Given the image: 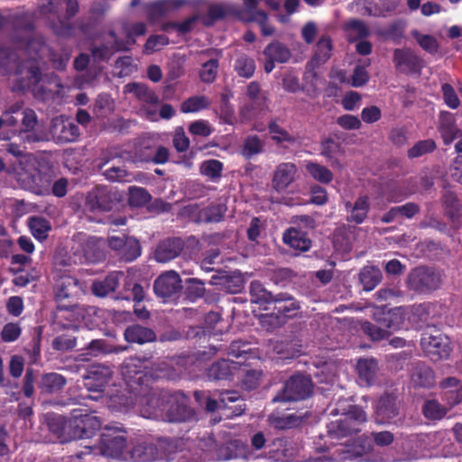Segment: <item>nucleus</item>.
Instances as JSON below:
<instances>
[{"instance_id": "f257e3e1", "label": "nucleus", "mask_w": 462, "mask_h": 462, "mask_svg": "<svg viewBox=\"0 0 462 462\" xmlns=\"http://www.w3.org/2000/svg\"><path fill=\"white\" fill-rule=\"evenodd\" d=\"M19 180L23 187L37 195H47L52 182V174L45 170L44 165L33 154L20 160Z\"/></svg>"}, {"instance_id": "f03ea898", "label": "nucleus", "mask_w": 462, "mask_h": 462, "mask_svg": "<svg viewBox=\"0 0 462 462\" xmlns=\"http://www.w3.org/2000/svg\"><path fill=\"white\" fill-rule=\"evenodd\" d=\"M373 315L379 327L365 321L362 323L361 328L372 340H381L387 337L391 331L396 330L402 326L405 310L402 308H395L389 310H386L384 308H375Z\"/></svg>"}, {"instance_id": "7ed1b4c3", "label": "nucleus", "mask_w": 462, "mask_h": 462, "mask_svg": "<svg viewBox=\"0 0 462 462\" xmlns=\"http://www.w3.org/2000/svg\"><path fill=\"white\" fill-rule=\"evenodd\" d=\"M79 135V130L70 119L64 116H57L51 120L49 134L38 135L32 133L27 134L24 139L29 142H40L53 140L56 143L74 142Z\"/></svg>"}, {"instance_id": "20e7f679", "label": "nucleus", "mask_w": 462, "mask_h": 462, "mask_svg": "<svg viewBox=\"0 0 462 462\" xmlns=\"http://www.w3.org/2000/svg\"><path fill=\"white\" fill-rule=\"evenodd\" d=\"M420 345L433 361L446 359L451 352L449 338L437 329L426 330L421 336Z\"/></svg>"}, {"instance_id": "39448f33", "label": "nucleus", "mask_w": 462, "mask_h": 462, "mask_svg": "<svg viewBox=\"0 0 462 462\" xmlns=\"http://www.w3.org/2000/svg\"><path fill=\"white\" fill-rule=\"evenodd\" d=\"M101 427L99 419L92 414L73 416L68 420L63 427L64 432L69 439L90 438Z\"/></svg>"}, {"instance_id": "423d86ee", "label": "nucleus", "mask_w": 462, "mask_h": 462, "mask_svg": "<svg viewBox=\"0 0 462 462\" xmlns=\"http://www.w3.org/2000/svg\"><path fill=\"white\" fill-rule=\"evenodd\" d=\"M126 439L118 428L106 427L101 435V454L115 458L126 459L124 454Z\"/></svg>"}, {"instance_id": "0eeeda50", "label": "nucleus", "mask_w": 462, "mask_h": 462, "mask_svg": "<svg viewBox=\"0 0 462 462\" xmlns=\"http://www.w3.org/2000/svg\"><path fill=\"white\" fill-rule=\"evenodd\" d=\"M312 392V383L309 377L303 375L291 376L285 383L283 392L277 395L274 402H295L305 399Z\"/></svg>"}, {"instance_id": "6e6552de", "label": "nucleus", "mask_w": 462, "mask_h": 462, "mask_svg": "<svg viewBox=\"0 0 462 462\" xmlns=\"http://www.w3.org/2000/svg\"><path fill=\"white\" fill-rule=\"evenodd\" d=\"M440 284L439 273L428 268H416L408 278L409 287L419 292H427L436 290Z\"/></svg>"}, {"instance_id": "1a4fd4ad", "label": "nucleus", "mask_w": 462, "mask_h": 462, "mask_svg": "<svg viewBox=\"0 0 462 462\" xmlns=\"http://www.w3.org/2000/svg\"><path fill=\"white\" fill-rule=\"evenodd\" d=\"M153 289L156 295L161 298L173 296L182 289L180 275L174 271L163 273L155 280Z\"/></svg>"}, {"instance_id": "9d476101", "label": "nucleus", "mask_w": 462, "mask_h": 462, "mask_svg": "<svg viewBox=\"0 0 462 462\" xmlns=\"http://www.w3.org/2000/svg\"><path fill=\"white\" fill-rule=\"evenodd\" d=\"M112 372L108 366L94 365L84 376L85 386L90 392H101L111 379Z\"/></svg>"}, {"instance_id": "9b49d317", "label": "nucleus", "mask_w": 462, "mask_h": 462, "mask_svg": "<svg viewBox=\"0 0 462 462\" xmlns=\"http://www.w3.org/2000/svg\"><path fill=\"white\" fill-rule=\"evenodd\" d=\"M297 174V167L291 162L279 164L273 173V186L281 192L285 190L294 180Z\"/></svg>"}, {"instance_id": "f8f14e48", "label": "nucleus", "mask_w": 462, "mask_h": 462, "mask_svg": "<svg viewBox=\"0 0 462 462\" xmlns=\"http://www.w3.org/2000/svg\"><path fill=\"white\" fill-rule=\"evenodd\" d=\"M246 103L241 107V114L245 118H250L256 109H261L265 103V96L261 92L257 82H251L247 87Z\"/></svg>"}, {"instance_id": "ddd939ff", "label": "nucleus", "mask_w": 462, "mask_h": 462, "mask_svg": "<svg viewBox=\"0 0 462 462\" xmlns=\"http://www.w3.org/2000/svg\"><path fill=\"white\" fill-rule=\"evenodd\" d=\"M393 61L396 68L402 72H416L420 68V60L409 49L394 51Z\"/></svg>"}, {"instance_id": "4468645a", "label": "nucleus", "mask_w": 462, "mask_h": 462, "mask_svg": "<svg viewBox=\"0 0 462 462\" xmlns=\"http://www.w3.org/2000/svg\"><path fill=\"white\" fill-rule=\"evenodd\" d=\"M411 383L414 387L430 388L436 383L435 374L430 366L417 364L411 370Z\"/></svg>"}, {"instance_id": "2eb2a0df", "label": "nucleus", "mask_w": 462, "mask_h": 462, "mask_svg": "<svg viewBox=\"0 0 462 462\" xmlns=\"http://www.w3.org/2000/svg\"><path fill=\"white\" fill-rule=\"evenodd\" d=\"M440 388L443 399L450 407L462 402V385L457 379L454 377L444 379L440 383Z\"/></svg>"}, {"instance_id": "dca6fc26", "label": "nucleus", "mask_w": 462, "mask_h": 462, "mask_svg": "<svg viewBox=\"0 0 462 462\" xmlns=\"http://www.w3.org/2000/svg\"><path fill=\"white\" fill-rule=\"evenodd\" d=\"M398 414L395 399L391 395L383 396L376 406L375 419L378 423H389Z\"/></svg>"}, {"instance_id": "f3484780", "label": "nucleus", "mask_w": 462, "mask_h": 462, "mask_svg": "<svg viewBox=\"0 0 462 462\" xmlns=\"http://www.w3.org/2000/svg\"><path fill=\"white\" fill-rule=\"evenodd\" d=\"M359 383L363 386L371 385L378 372L377 362L374 358H363L356 365Z\"/></svg>"}, {"instance_id": "a211bd4d", "label": "nucleus", "mask_w": 462, "mask_h": 462, "mask_svg": "<svg viewBox=\"0 0 462 462\" xmlns=\"http://www.w3.org/2000/svg\"><path fill=\"white\" fill-rule=\"evenodd\" d=\"M337 450L342 453L338 459H354L370 452L372 444L367 438H359L346 447L340 446Z\"/></svg>"}, {"instance_id": "6ab92c4d", "label": "nucleus", "mask_w": 462, "mask_h": 462, "mask_svg": "<svg viewBox=\"0 0 462 462\" xmlns=\"http://www.w3.org/2000/svg\"><path fill=\"white\" fill-rule=\"evenodd\" d=\"M182 249L180 239H172L162 242L156 251L154 257L159 263H167L179 255Z\"/></svg>"}, {"instance_id": "aec40b11", "label": "nucleus", "mask_w": 462, "mask_h": 462, "mask_svg": "<svg viewBox=\"0 0 462 462\" xmlns=\"http://www.w3.org/2000/svg\"><path fill=\"white\" fill-rule=\"evenodd\" d=\"M83 291L79 281L71 276L61 277L56 286V298L62 300L79 295Z\"/></svg>"}, {"instance_id": "412c9836", "label": "nucleus", "mask_w": 462, "mask_h": 462, "mask_svg": "<svg viewBox=\"0 0 462 462\" xmlns=\"http://www.w3.org/2000/svg\"><path fill=\"white\" fill-rule=\"evenodd\" d=\"M346 208L348 213V221L361 224L366 218L369 210L368 198L366 196L359 197L354 205L346 202Z\"/></svg>"}, {"instance_id": "4be33fe9", "label": "nucleus", "mask_w": 462, "mask_h": 462, "mask_svg": "<svg viewBox=\"0 0 462 462\" xmlns=\"http://www.w3.org/2000/svg\"><path fill=\"white\" fill-rule=\"evenodd\" d=\"M439 132L446 144L451 143L458 135L455 118L448 112H442L439 117Z\"/></svg>"}, {"instance_id": "5701e85b", "label": "nucleus", "mask_w": 462, "mask_h": 462, "mask_svg": "<svg viewBox=\"0 0 462 462\" xmlns=\"http://www.w3.org/2000/svg\"><path fill=\"white\" fill-rule=\"evenodd\" d=\"M282 239L286 245L295 250L307 251L310 247V240L306 236V234L296 227L287 229Z\"/></svg>"}, {"instance_id": "b1692460", "label": "nucleus", "mask_w": 462, "mask_h": 462, "mask_svg": "<svg viewBox=\"0 0 462 462\" xmlns=\"http://www.w3.org/2000/svg\"><path fill=\"white\" fill-rule=\"evenodd\" d=\"M125 338L130 343L144 344L153 341L155 339V334L147 328L134 325L125 329Z\"/></svg>"}, {"instance_id": "393cba45", "label": "nucleus", "mask_w": 462, "mask_h": 462, "mask_svg": "<svg viewBox=\"0 0 462 462\" xmlns=\"http://www.w3.org/2000/svg\"><path fill=\"white\" fill-rule=\"evenodd\" d=\"M130 458L134 462H151L159 459L160 457L154 445L139 444L132 449Z\"/></svg>"}, {"instance_id": "a878e982", "label": "nucleus", "mask_w": 462, "mask_h": 462, "mask_svg": "<svg viewBox=\"0 0 462 462\" xmlns=\"http://www.w3.org/2000/svg\"><path fill=\"white\" fill-rule=\"evenodd\" d=\"M343 152L340 143L333 139H327L321 143V154L331 162L333 167L339 170L343 169V165L337 160V156Z\"/></svg>"}, {"instance_id": "bb28decb", "label": "nucleus", "mask_w": 462, "mask_h": 462, "mask_svg": "<svg viewBox=\"0 0 462 462\" xmlns=\"http://www.w3.org/2000/svg\"><path fill=\"white\" fill-rule=\"evenodd\" d=\"M305 169L308 174L316 181L322 184H328L333 180V172L326 166L315 162H306Z\"/></svg>"}, {"instance_id": "cd10ccee", "label": "nucleus", "mask_w": 462, "mask_h": 462, "mask_svg": "<svg viewBox=\"0 0 462 462\" xmlns=\"http://www.w3.org/2000/svg\"><path fill=\"white\" fill-rule=\"evenodd\" d=\"M143 368V363L140 358L131 357L124 362L122 366V374L128 382H139L142 379Z\"/></svg>"}, {"instance_id": "c85d7f7f", "label": "nucleus", "mask_w": 462, "mask_h": 462, "mask_svg": "<svg viewBox=\"0 0 462 462\" xmlns=\"http://www.w3.org/2000/svg\"><path fill=\"white\" fill-rule=\"evenodd\" d=\"M359 278L364 289L372 291L381 282L383 274L377 267L365 266L361 270Z\"/></svg>"}, {"instance_id": "c756f323", "label": "nucleus", "mask_w": 462, "mask_h": 462, "mask_svg": "<svg viewBox=\"0 0 462 462\" xmlns=\"http://www.w3.org/2000/svg\"><path fill=\"white\" fill-rule=\"evenodd\" d=\"M125 91L133 93L139 100L154 105L158 104L159 98L152 91L149 90L148 88L140 83H129L125 86Z\"/></svg>"}, {"instance_id": "7c9ffc66", "label": "nucleus", "mask_w": 462, "mask_h": 462, "mask_svg": "<svg viewBox=\"0 0 462 462\" xmlns=\"http://www.w3.org/2000/svg\"><path fill=\"white\" fill-rule=\"evenodd\" d=\"M236 363L229 360H222L213 364L208 370V377L216 380L226 379L235 374Z\"/></svg>"}, {"instance_id": "2f4dec72", "label": "nucleus", "mask_w": 462, "mask_h": 462, "mask_svg": "<svg viewBox=\"0 0 462 462\" xmlns=\"http://www.w3.org/2000/svg\"><path fill=\"white\" fill-rule=\"evenodd\" d=\"M120 275L114 273L108 275L104 281L95 282L92 284L93 293L98 297H106L118 287Z\"/></svg>"}, {"instance_id": "473e14b6", "label": "nucleus", "mask_w": 462, "mask_h": 462, "mask_svg": "<svg viewBox=\"0 0 462 462\" xmlns=\"http://www.w3.org/2000/svg\"><path fill=\"white\" fill-rule=\"evenodd\" d=\"M28 226L38 240H44L51 228V223L42 217L33 216L28 218Z\"/></svg>"}, {"instance_id": "72a5a7b5", "label": "nucleus", "mask_w": 462, "mask_h": 462, "mask_svg": "<svg viewBox=\"0 0 462 462\" xmlns=\"http://www.w3.org/2000/svg\"><path fill=\"white\" fill-rule=\"evenodd\" d=\"M263 54L266 59H270L280 63L287 62L291 56L289 49L277 42L270 43L264 49Z\"/></svg>"}, {"instance_id": "f704fd0d", "label": "nucleus", "mask_w": 462, "mask_h": 462, "mask_svg": "<svg viewBox=\"0 0 462 462\" xmlns=\"http://www.w3.org/2000/svg\"><path fill=\"white\" fill-rule=\"evenodd\" d=\"M332 42L329 37L322 36L316 45V51L312 61L316 65L325 63L331 56Z\"/></svg>"}, {"instance_id": "c9c22d12", "label": "nucleus", "mask_w": 462, "mask_h": 462, "mask_svg": "<svg viewBox=\"0 0 462 462\" xmlns=\"http://www.w3.org/2000/svg\"><path fill=\"white\" fill-rule=\"evenodd\" d=\"M200 173L212 181H217L223 171V163L217 160H208L203 162L199 167Z\"/></svg>"}, {"instance_id": "e433bc0d", "label": "nucleus", "mask_w": 462, "mask_h": 462, "mask_svg": "<svg viewBox=\"0 0 462 462\" xmlns=\"http://www.w3.org/2000/svg\"><path fill=\"white\" fill-rule=\"evenodd\" d=\"M422 411L424 416L429 420H441L447 414V408L441 405L436 400H429L425 402Z\"/></svg>"}, {"instance_id": "4c0bfd02", "label": "nucleus", "mask_w": 462, "mask_h": 462, "mask_svg": "<svg viewBox=\"0 0 462 462\" xmlns=\"http://www.w3.org/2000/svg\"><path fill=\"white\" fill-rule=\"evenodd\" d=\"M103 175L106 180L110 181L131 182L137 180L134 174L128 172L125 168L119 166H113L106 170Z\"/></svg>"}, {"instance_id": "58836bf2", "label": "nucleus", "mask_w": 462, "mask_h": 462, "mask_svg": "<svg viewBox=\"0 0 462 462\" xmlns=\"http://www.w3.org/2000/svg\"><path fill=\"white\" fill-rule=\"evenodd\" d=\"M209 106L208 99L204 96H195L185 100L180 106L183 113H196Z\"/></svg>"}, {"instance_id": "ea45409f", "label": "nucleus", "mask_w": 462, "mask_h": 462, "mask_svg": "<svg viewBox=\"0 0 462 462\" xmlns=\"http://www.w3.org/2000/svg\"><path fill=\"white\" fill-rule=\"evenodd\" d=\"M151 195L140 187L129 188V203L133 207H143L151 201Z\"/></svg>"}, {"instance_id": "a19ab883", "label": "nucleus", "mask_w": 462, "mask_h": 462, "mask_svg": "<svg viewBox=\"0 0 462 462\" xmlns=\"http://www.w3.org/2000/svg\"><path fill=\"white\" fill-rule=\"evenodd\" d=\"M411 35L424 51L430 53H436L438 51L439 44L432 35L422 34L417 30H413Z\"/></svg>"}, {"instance_id": "79ce46f5", "label": "nucleus", "mask_w": 462, "mask_h": 462, "mask_svg": "<svg viewBox=\"0 0 462 462\" xmlns=\"http://www.w3.org/2000/svg\"><path fill=\"white\" fill-rule=\"evenodd\" d=\"M141 254V246L139 242L134 237H127L124 247L120 253V256L125 261H133Z\"/></svg>"}, {"instance_id": "37998d69", "label": "nucleus", "mask_w": 462, "mask_h": 462, "mask_svg": "<svg viewBox=\"0 0 462 462\" xmlns=\"http://www.w3.org/2000/svg\"><path fill=\"white\" fill-rule=\"evenodd\" d=\"M239 399V395L236 392H227L221 394L219 402L208 398L206 402V408L208 411H213L217 409H225L228 402H235Z\"/></svg>"}, {"instance_id": "c03bdc74", "label": "nucleus", "mask_w": 462, "mask_h": 462, "mask_svg": "<svg viewBox=\"0 0 462 462\" xmlns=\"http://www.w3.org/2000/svg\"><path fill=\"white\" fill-rule=\"evenodd\" d=\"M18 73L21 75H25L28 82L25 83V86L30 87L32 84L37 83L40 79V69L38 63L35 60L29 61L26 64L22 65L19 69Z\"/></svg>"}, {"instance_id": "a18cd8bd", "label": "nucleus", "mask_w": 462, "mask_h": 462, "mask_svg": "<svg viewBox=\"0 0 462 462\" xmlns=\"http://www.w3.org/2000/svg\"><path fill=\"white\" fill-rule=\"evenodd\" d=\"M235 69L239 76L250 78L254 73L255 64L253 59L242 55L236 60Z\"/></svg>"}, {"instance_id": "49530a36", "label": "nucleus", "mask_w": 462, "mask_h": 462, "mask_svg": "<svg viewBox=\"0 0 462 462\" xmlns=\"http://www.w3.org/2000/svg\"><path fill=\"white\" fill-rule=\"evenodd\" d=\"M65 383L66 380L62 375L51 373L43 376L42 387L49 392H56L60 390Z\"/></svg>"}, {"instance_id": "de8ad7c7", "label": "nucleus", "mask_w": 462, "mask_h": 462, "mask_svg": "<svg viewBox=\"0 0 462 462\" xmlns=\"http://www.w3.org/2000/svg\"><path fill=\"white\" fill-rule=\"evenodd\" d=\"M346 30L349 41L354 42L365 37L368 33L366 26L360 21L353 20L346 23Z\"/></svg>"}, {"instance_id": "09e8293b", "label": "nucleus", "mask_w": 462, "mask_h": 462, "mask_svg": "<svg viewBox=\"0 0 462 462\" xmlns=\"http://www.w3.org/2000/svg\"><path fill=\"white\" fill-rule=\"evenodd\" d=\"M435 148L436 144L433 140L428 139L420 141L408 151V155L411 158L420 157L428 152H433Z\"/></svg>"}, {"instance_id": "8fccbe9b", "label": "nucleus", "mask_w": 462, "mask_h": 462, "mask_svg": "<svg viewBox=\"0 0 462 462\" xmlns=\"http://www.w3.org/2000/svg\"><path fill=\"white\" fill-rule=\"evenodd\" d=\"M225 211L223 205H214L203 209L200 216L207 222H218L222 219Z\"/></svg>"}, {"instance_id": "3c124183", "label": "nucleus", "mask_w": 462, "mask_h": 462, "mask_svg": "<svg viewBox=\"0 0 462 462\" xmlns=\"http://www.w3.org/2000/svg\"><path fill=\"white\" fill-rule=\"evenodd\" d=\"M441 89L445 104L451 109L457 108L460 105V101L453 87L445 83L442 85Z\"/></svg>"}, {"instance_id": "603ef678", "label": "nucleus", "mask_w": 462, "mask_h": 462, "mask_svg": "<svg viewBox=\"0 0 462 462\" xmlns=\"http://www.w3.org/2000/svg\"><path fill=\"white\" fill-rule=\"evenodd\" d=\"M22 109V105L16 103L9 107L6 111L3 112L1 115V118L4 124V126L13 127L15 126L19 121L18 117L14 115L18 114Z\"/></svg>"}, {"instance_id": "864d4df0", "label": "nucleus", "mask_w": 462, "mask_h": 462, "mask_svg": "<svg viewBox=\"0 0 462 462\" xmlns=\"http://www.w3.org/2000/svg\"><path fill=\"white\" fill-rule=\"evenodd\" d=\"M269 132L272 135V138L277 143L294 142V138L291 137L289 133L281 127L276 122H271L269 124Z\"/></svg>"}, {"instance_id": "5fc2aeb1", "label": "nucleus", "mask_w": 462, "mask_h": 462, "mask_svg": "<svg viewBox=\"0 0 462 462\" xmlns=\"http://www.w3.org/2000/svg\"><path fill=\"white\" fill-rule=\"evenodd\" d=\"M189 131L194 135L208 137L211 134L213 129L208 121L197 120L189 125Z\"/></svg>"}, {"instance_id": "6e6d98bb", "label": "nucleus", "mask_w": 462, "mask_h": 462, "mask_svg": "<svg viewBox=\"0 0 462 462\" xmlns=\"http://www.w3.org/2000/svg\"><path fill=\"white\" fill-rule=\"evenodd\" d=\"M169 43V39L165 35H153L149 37L145 45L144 51L148 53L160 51L163 46Z\"/></svg>"}, {"instance_id": "4d7b16f0", "label": "nucleus", "mask_w": 462, "mask_h": 462, "mask_svg": "<svg viewBox=\"0 0 462 462\" xmlns=\"http://www.w3.org/2000/svg\"><path fill=\"white\" fill-rule=\"evenodd\" d=\"M217 67V61L215 60H210L204 63L200 70L201 79L205 82H212L216 79Z\"/></svg>"}, {"instance_id": "13d9d810", "label": "nucleus", "mask_w": 462, "mask_h": 462, "mask_svg": "<svg viewBox=\"0 0 462 462\" xmlns=\"http://www.w3.org/2000/svg\"><path fill=\"white\" fill-rule=\"evenodd\" d=\"M22 126L23 133L32 132L37 125V116L33 110L26 108L22 111Z\"/></svg>"}, {"instance_id": "bf43d9fd", "label": "nucleus", "mask_w": 462, "mask_h": 462, "mask_svg": "<svg viewBox=\"0 0 462 462\" xmlns=\"http://www.w3.org/2000/svg\"><path fill=\"white\" fill-rule=\"evenodd\" d=\"M263 143L260 139L256 136H249L245 141L244 144V154L247 157H251L254 154L259 153L262 151Z\"/></svg>"}, {"instance_id": "052dcab7", "label": "nucleus", "mask_w": 462, "mask_h": 462, "mask_svg": "<svg viewBox=\"0 0 462 462\" xmlns=\"http://www.w3.org/2000/svg\"><path fill=\"white\" fill-rule=\"evenodd\" d=\"M251 20L256 22L262 30L263 35H272L274 32L273 26L268 23L267 15L263 11L252 13Z\"/></svg>"}, {"instance_id": "680f3d73", "label": "nucleus", "mask_w": 462, "mask_h": 462, "mask_svg": "<svg viewBox=\"0 0 462 462\" xmlns=\"http://www.w3.org/2000/svg\"><path fill=\"white\" fill-rule=\"evenodd\" d=\"M173 145L180 152L187 151L189 147V140L182 127L176 128L173 136Z\"/></svg>"}, {"instance_id": "e2e57ef3", "label": "nucleus", "mask_w": 462, "mask_h": 462, "mask_svg": "<svg viewBox=\"0 0 462 462\" xmlns=\"http://www.w3.org/2000/svg\"><path fill=\"white\" fill-rule=\"evenodd\" d=\"M251 293L254 297V301L260 302V301H271L273 300V295L267 291L265 289H263L260 282H253L251 283Z\"/></svg>"}, {"instance_id": "0e129e2a", "label": "nucleus", "mask_w": 462, "mask_h": 462, "mask_svg": "<svg viewBox=\"0 0 462 462\" xmlns=\"http://www.w3.org/2000/svg\"><path fill=\"white\" fill-rule=\"evenodd\" d=\"M21 334V328L16 323L6 324L1 333L2 339L5 342H13L16 340Z\"/></svg>"}, {"instance_id": "69168bd1", "label": "nucleus", "mask_w": 462, "mask_h": 462, "mask_svg": "<svg viewBox=\"0 0 462 462\" xmlns=\"http://www.w3.org/2000/svg\"><path fill=\"white\" fill-rule=\"evenodd\" d=\"M337 123L344 129L356 130L362 125L359 118L353 115H344L337 118Z\"/></svg>"}, {"instance_id": "338daca9", "label": "nucleus", "mask_w": 462, "mask_h": 462, "mask_svg": "<svg viewBox=\"0 0 462 462\" xmlns=\"http://www.w3.org/2000/svg\"><path fill=\"white\" fill-rule=\"evenodd\" d=\"M310 201L311 203L322 206L328 201V193L326 189L319 185H314L310 190Z\"/></svg>"}, {"instance_id": "774afa93", "label": "nucleus", "mask_w": 462, "mask_h": 462, "mask_svg": "<svg viewBox=\"0 0 462 462\" xmlns=\"http://www.w3.org/2000/svg\"><path fill=\"white\" fill-rule=\"evenodd\" d=\"M52 346L57 350L65 351L73 348L76 341L74 337L62 335L53 340Z\"/></svg>"}]
</instances>
